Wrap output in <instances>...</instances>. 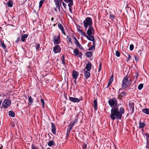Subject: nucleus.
Here are the masks:
<instances>
[{
	"instance_id": "1",
	"label": "nucleus",
	"mask_w": 149,
	"mask_h": 149,
	"mask_svg": "<svg viewBox=\"0 0 149 149\" xmlns=\"http://www.w3.org/2000/svg\"><path fill=\"white\" fill-rule=\"evenodd\" d=\"M124 112L125 109L123 107H120L119 109L117 106H113L111 109L110 117L113 121L115 119L120 120Z\"/></svg>"
},
{
	"instance_id": "2",
	"label": "nucleus",
	"mask_w": 149,
	"mask_h": 149,
	"mask_svg": "<svg viewBox=\"0 0 149 149\" xmlns=\"http://www.w3.org/2000/svg\"><path fill=\"white\" fill-rule=\"evenodd\" d=\"M83 23L86 30L87 29L88 27L92 26V20L90 17H86L83 21Z\"/></svg>"
},
{
	"instance_id": "3",
	"label": "nucleus",
	"mask_w": 149,
	"mask_h": 149,
	"mask_svg": "<svg viewBox=\"0 0 149 149\" xmlns=\"http://www.w3.org/2000/svg\"><path fill=\"white\" fill-rule=\"evenodd\" d=\"M66 3H68V6L69 7V10L70 12L72 13V7L73 3V0H63Z\"/></svg>"
},
{
	"instance_id": "4",
	"label": "nucleus",
	"mask_w": 149,
	"mask_h": 149,
	"mask_svg": "<svg viewBox=\"0 0 149 149\" xmlns=\"http://www.w3.org/2000/svg\"><path fill=\"white\" fill-rule=\"evenodd\" d=\"M95 33V30L93 27L92 26L88 27V29L87 31V33L88 35V36L90 37L92 36H93Z\"/></svg>"
},
{
	"instance_id": "5",
	"label": "nucleus",
	"mask_w": 149,
	"mask_h": 149,
	"mask_svg": "<svg viewBox=\"0 0 149 149\" xmlns=\"http://www.w3.org/2000/svg\"><path fill=\"white\" fill-rule=\"evenodd\" d=\"M11 102L8 99H6L2 104V107L4 109H7L8 107L11 104Z\"/></svg>"
},
{
	"instance_id": "6",
	"label": "nucleus",
	"mask_w": 149,
	"mask_h": 149,
	"mask_svg": "<svg viewBox=\"0 0 149 149\" xmlns=\"http://www.w3.org/2000/svg\"><path fill=\"white\" fill-rule=\"evenodd\" d=\"M108 103L109 105L112 107L113 106H116V105L117 104V101L115 99H110L109 100Z\"/></svg>"
},
{
	"instance_id": "7",
	"label": "nucleus",
	"mask_w": 149,
	"mask_h": 149,
	"mask_svg": "<svg viewBox=\"0 0 149 149\" xmlns=\"http://www.w3.org/2000/svg\"><path fill=\"white\" fill-rule=\"evenodd\" d=\"M122 82V84H129L131 83V79L129 78V77L127 75L124 78Z\"/></svg>"
},
{
	"instance_id": "8",
	"label": "nucleus",
	"mask_w": 149,
	"mask_h": 149,
	"mask_svg": "<svg viewBox=\"0 0 149 149\" xmlns=\"http://www.w3.org/2000/svg\"><path fill=\"white\" fill-rule=\"evenodd\" d=\"M60 36H56L54 37V43L55 45L58 44L60 43Z\"/></svg>"
},
{
	"instance_id": "9",
	"label": "nucleus",
	"mask_w": 149,
	"mask_h": 149,
	"mask_svg": "<svg viewBox=\"0 0 149 149\" xmlns=\"http://www.w3.org/2000/svg\"><path fill=\"white\" fill-rule=\"evenodd\" d=\"M134 102L131 101L129 102V107L130 110H132V112L130 114L133 113L134 111Z\"/></svg>"
},
{
	"instance_id": "10",
	"label": "nucleus",
	"mask_w": 149,
	"mask_h": 149,
	"mask_svg": "<svg viewBox=\"0 0 149 149\" xmlns=\"http://www.w3.org/2000/svg\"><path fill=\"white\" fill-rule=\"evenodd\" d=\"M61 49L59 45H56L53 48V51L54 54H56L58 53H59L60 52Z\"/></svg>"
},
{
	"instance_id": "11",
	"label": "nucleus",
	"mask_w": 149,
	"mask_h": 149,
	"mask_svg": "<svg viewBox=\"0 0 149 149\" xmlns=\"http://www.w3.org/2000/svg\"><path fill=\"white\" fill-rule=\"evenodd\" d=\"M69 99L70 101L74 103L78 102L80 101L79 99L77 98L69 97Z\"/></svg>"
},
{
	"instance_id": "12",
	"label": "nucleus",
	"mask_w": 149,
	"mask_h": 149,
	"mask_svg": "<svg viewBox=\"0 0 149 149\" xmlns=\"http://www.w3.org/2000/svg\"><path fill=\"white\" fill-rule=\"evenodd\" d=\"M74 55V56H77L79 55V57L81 58L82 55V53L81 52H79V50L77 49H75L73 51Z\"/></svg>"
},
{
	"instance_id": "13",
	"label": "nucleus",
	"mask_w": 149,
	"mask_h": 149,
	"mask_svg": "<svg viewBox=\"0 0 149 149\" xmlns=\"http://www.w3.org/2000/svg\"><path fill=\"white\" fill-rule=\"evenodd\" d=\"M127 93L125 92H122L118 95V98L120 100H121L123 97H125L127 95Z\"/></svg>"
},
{
	"instance_id": "14",
	"label": "nucleus",
	"mask_w": 149,
	"mask_h": 149,
	"mask_svg": "<svg viewBox=\"0 0 149 149\" xmlns=\"http://www.w3.org/2000/svg\"><path fill=\"white\" fill-rule=\"evenodd\" d=\"M54 1L56 8L59 9L60 8V5L61 2H62V0H54Z\"/></svg>"
},
{
	"instance_id": "15",
	"label": "nucleus",
	"mask_w": 149,
	"mask_h": 149,
	"mask_svg": "<svg viewBox=\"0 0 149 149\" xmlns=\"http://www.w3.org/2000/svg\"><path fill=\"white\" fill-rule=\"evenodd\" d=\"M51 124L52 127V132L53 134H54V135H55L56 132V128L55 127V125L53 123H52Z\"/></svg>"
},
{
	"instance_id": "16",
	"label": "nucleus",
	"mask_w": 149,
	"mask_h": 149,
	"mask_svg": "<svg viewBox=\"0 0 149 149\" xmlns=\"http://www.w3.org/2000/svg\"><path fill=\"white\" fill-rule=\"evenodd\" d=\"M138 73H136L135 74H133L132 78L133 79V80H132V81H133V83H136V79L138 77Z\"/></svg>"
},
{
	"instance_id": "17",
	"label": "nucleus",
	"mask_w": 149,
	"mask_h": 149,
	"mask_svg": "<svg viewBox=\"0 0 149 149\" xmlns=\"http://www.w3.org/2000/svg\"><path fill=\"white\" fill-rule=\"evenodd\" d=\"M84 75L86 79H88L90 75V71L89 70H84Z\"/></svg>"
},
{
	"instance_id": "18",
	"label": "nucleus",
	"mask_w": 149,
	"mask_h": 149,
	"mask_svg": "<svg viewBox=\"0 0 149 149\" xmlns=\"http://www.w3.org/2000/svg\"><path fill=\"white\" fill-rule=\"evenodd\" d=\"M79 75V73L76 71L74 70L72 74V77L73 78L76 80Z\"/></svg>"
},
{
	"instance_id": "19",
	"label": "nucleus",
	"mask_w": 149,
	"mask_h": 149,
	"mask_svg": "<svg viewBox=\"0 0 149 149\" xmlns=\"http://www.w3.org/2000/svg\"><path fill=\"white\" fill-rule=\"evenodd\" d=\"M78 32L79 33H81V35L82 36L86 37L87 39L89 38V37L86 35V33L83 31L82 29L79 30Z\"/></svg>"
},
{
	"instance_id": "20",
	"label": "nucleus",
	"mask_w": 149,
	"mask_h": 149,
	"mask_svg": "<svg viewBox=\"0 0 149 149\" xmlns=\"http://www.w3.org/2000/svg\"><path fill=\"white\" fill-rule=\"evenodd\" d=\"M58 28L61 30L62 32L64 35H65V33L64 29L63 26L60 23L58 24Z\"/></svg>"
},
{
	"instance_id": "21",
	"label": "nucleus",
	"mask_w": 149,
	"mask_h": 149,
	"mask_svg": "<svg viewBox=\"0 0 149 149\" xmlns=\"http://www.w3.org/2000/svg\"><path fill=\"white\" fill-rule=\"evenodd\" d=\"M91 68V63H88L86 65L84 68L83 70H85V69H86L87 70H89L90 71V70Z\"/></svg>"
},
{
	"instance_id": "22",
	"label": "nucleus",
	"mask_w": 149,
	"mask_h": 149,
	"mask_svg": "<svg viewBox=\"0 0 149 149\" xmlns=\"http://www.w3.org/2000/svg\"><path fill=\"white\" fill-rule=\"evenodd\" d=\"M93 104L94 105V110H96L97 109V99H95L93 101Z\"/></svg>"
},
{
	"instance_id": "23",
	"label": "nucleus",
	"mask_w": 149,
	"mask_h": 149,
	"mask_svg": "<svg viewBox=\"0 0 149 149\" xmlns=\"http://www.w3.org/2000/svg\"><path fill=\"white\" fill-rule=\"evenodd\" d=\"M88 39L90 41H92L93 42V45H94L95 46V41L94 40V37L93 36H92L89 37V38Z\"/></svg>"
},
{
	"instance_id": "24",
	"label": "nucleus",
	"mask_w": 149,
	"mask_h": 149,
	"mask_svg": "<svg viewBox=\"0 0 149 149\" xmlns=\"http://www.w3.org/2000/svg\"><path fill=\"white\" fill-rule=\"evenodd\" d=\"M142 111L146 114L149 115V109H142Z\"/></svg>"
},
{
	"instance_id": "25",
	"label": "nucleus",
	"mask_w": 149,
	"mask_h": 149,
	"mask_svg": "<svg viewBox=\"0 0 149 149\" xmlns=\"http://www.w3.org/2000/svg\"><path fill=\"white\" fill-rule=\"evenodd\" d=\"M28 36V35L27 34H25L23 35L21 37V40L22 42L25 41V39L27 38Z\"/></svg>"
},
{
	"instance_id": "26",
	"label": "nucleus",
	"mask_w": 149,
	"mask_h": 149,
	"mask_svg": "<svg viewBox=\"0 0 149 149\" xmlns=\"http://www.w3.org/2000/svg\"><path fill=\"white\" fill-rule=\"evenodd\" d=\"M9 115L12 117H14L15 116V114L13 111H9L8 112Z\"/></svg>"
},
{
	"instance_id": "27",
	"label": "nucleus",
	"mask_w": 149,
	"mask_h": 149,
	"mask_svg": "<svg viewBox=\"0 0 149 149\" xmlns=\"http://www.w3.org/2000/svg\"><path fill=\"white\" fill-rule=\"evenodd\" d=\"M139 128H143L145 126H146V124L144 122H140L139 123Z\"/></svg>"
},
{
	"instance_id": "28",
	"label": "nucleus",
	"mask_w": 149,
	"mask_h": 149,
	"mask_svg": "<svg viewBox=\"0 0 149 149\" xmlns=\"http://www.w3.org/2000/svg\"><path fill=\"white\" fill-rule=\"evenodd\" d=\"M8 6L9 7H12L13 6V4L11 0H9L7 3Z\"/></svg>"
},
{
	"instance_id": "29",
	"label": "nucleus",
	"mask_w": 149,
	"mask_h": 149,
	"mask_svg": "<svg viewBox=\"0 0 149 149\" xmlns=\"http://www.w3.org/2000/svg\"><path fill=\"white\" fill-rule=\"evenodd\" d=\"M54 142L53 140L49 141L48 143V145L49 146H51L54 145Z\"/></svg>"
},
{
	"instance_id": "30",
	"label": "nucleus",
	"mask_w": 149,
	"mask_h": 149,
	"mask_svg": "<svg viewBox=\"0 0 149 149\" xmlns=\"http://www.w3.org/2000/svg\"><path fill=\"white\" fill-rule=\"evenodd\" d=\"M62 61V63L64 65H65V56L64 55L62 56V57L61 58Z\"/></svg>"
},
{
	"instance_id": "31",
	"label": "nucleus",
	"mask_w": 149,
	"mask_h": 149,
	"mask_svg": "<svg viewBox=\"0 0 149 149\" xmlns=\"http://www.w3.org/2000/svg\"><path fill=\"white\" fill-rule=\"evenodd\" d=\"M122 88L120 89L119 91L122 90V89H123L127 88L128 87V85L127 84H122Z\"/></svg>"
},
{
	"instance_id": "32",
	"label": "nucleus",
	"mask_w": 149,
	"mask_h": 149,
	"mask_svg": "<svg viewBox=\"0 0 149 149\" xmlns=\"http://www.w3.org/2000/svg\"><path fill=\"white\" fill-rule=\"evenodd\" d=\"M113 80V75H112L111 76L109 80V82L108 84H111Z\"/></svg>"
},
{
	"instance_id": "33",
	"label": "nucleus",
	"mask_w": 149,
	"mask_h": 149,
	"mask_svg": "<svg viewBox=\"0 0 149 149\" xmlns=\"http://www.w3.org/2000/svg\"><path fill=\"white\" fill-rule=\"evenodd\" d=\"M1 45L2 46V47L4 49H5L6 47V46L4 43V42L2 41H1Z\"/></svg>"
},
{
	"instance_id": "34",
	"label": "nucleus",
	"mask_w": 149,
	"mask_h": 149,
	"mask_svg": "<svg viewBox=\"0 0 149 149\" xmlns=\"http://www.w3.org/2000/svg\"><path fill=\"white\" fill-rule=\"evenodd\" d=\"M145 135L146 137L147 142L149 141V134L147 133H145Z\"/></svg>"
},
{
	"instance_id": "35",
	"label": "nucleus",
	"mask_w": 149,
	"mask_h": 149,
	"mask_svg": "<svg viewBox=\"0 0 149 149\" xmlns=\"http://www.w3.org/2000/svg\"><path fill=\"white\" fill-rule=\"evenodd\" d=\"M86 54L88 57H91L92 56V53L91 52H86Z\"/></svg>"
},
{
	"instance_id": "36",
	"label": "nucleus",
	"mask_w": 149,
	"mask_h": 149,
	"mask_svg": "<svg viewBox=\"0 0 149 149\" xmlns=\"http://www.w3.org/2000/svg\"><path fill=\"white\" fill-rule=\"evenodd\" d=\"M29 102L31 104H32L33 102V99L32 98L31 96H29Z\"/></svg>"
},
{
	"instance_id": "37",
	"label": "nucleus",
	"mask_w": 149,
	"mask_h": 149,
	"mask_svg": "<svg viewBox=\"0 0 149 149\" xmlns=\"http://www.w3.org/2000/svg\"><path fill=\"white\" fill-rule=\"evenodd\" d=\"M45 0H41L39 3V8H40L42 7V5L44 2Z\"/></svg>"
},
{
	"instance_id": "38",
	"label": "nucleus",
	"mask_w": 149,
	"mask_h": 149,
	"mask_svg": "<svg viewBox=\"0 0 149 149\" xmlns=\"http://www.w3.org/2000/svg\"><path fill=\"white\" fill-rule=\"evenodd\" d=\"M95 46L92 45L91 46V47L89 48L88 50L90 51H91L95 49Z\"/></svg>"
},
{
	"instance_id": "39",
	"label": "nucleus",
	"mask_w": 149,
	"mask_h": 149,
	"mask_svg": "<svg viewBox=\"0 0 149 149\" xmlns=\"http://www.w3.org/2000/svg\"><path fill=\"white\" fill-rule=\"evenodd\" d=\"M31 148L32 149H39L35 145H34L33 144L32 145Z\"/></svg>"
},
{
	"instance_id": "40",
	"label": "nucleus",
	"mask_w": 149,
	"mask_h": 149,
	"mask_svg": "<svg viewBox=\"0 0 149 149\" xmlns=\"http://www.w3.org/2000/svg\"><path fill=\"white\" fill-rule=\"evenodd\" d=\"M70 130L68 129H67V133H66V139H68V134H69L70 132Z\"/></svg>"
},
{
	"instance_id": "41",
	"label": "nucleus",
	"mask_w": 149,
	"mask_h": 149,
	"mask_svg": "<svg viewBox=\"0 0 149 149\" xmlns=\"http://www.w3.org/2000/svg\"><path fill=\"white\" fill-rule=\"evenodd\" d=\"M76 45L79 48L81 49H83V47L81 46V45L80 44V43L78 42L77 43Z\"/></svg>"
},
{
	"instance_id": "42",
	"label": "nucleus",
	"mask_w": 149,
	"mask_h": 149,
	"mask_svg": "<svg viewBox=\"0 0 149 149\" xmlns=\"http://www.w3.org/2000/svg\"><path fill=\"white\" fill-rule=\"evenodd\" d=\"M143 84H139L138 87V89L139 90H141L143 87Z\"/></svg>"
},
{
	"instance_id": "43",
	"label": "nucleus",
	"mask_w": 149,
	"mask_h": 149,
	"mask_svg": "<svg viewBox=\"0 0 149 149\" xmlns=\"http://www.w3.org/2000/svg\"><path fill=\"white\" fill-rule=\"evenodd\" d=\"M116 55L117 57H119L120 55V53L118 51H116Z\"/></svg>"
},
{
	"instance_id": "44",
	"label": "nucleus",
	"mask_w": 149,
	"mask_h": 149,
	"mask_svg": "<svg viewBox=\"0 0 149 149\" xmlns=\"http://www.w3.org/2000/svg\"><path fill=\"white\" fill-rule=\"evenodd\" d=\"M134 45L133 44H131L130 45V49L131 51H132L133 50L134 48Z\"/></svg>"
},
{
	"instance_id": "45",
	"label": "nucleus",
	"mask_w": 149,
	"mask_h": 149,
	"mask_svg": "<svg viewBox=\"0 0 149 149\" xmlns=\"http://www.w3.org/2000/svg\"><path fill=\"white\" fill-rule=\"evenodd\" d=\"M67 38L68 41L69 42L71 43H72V41H71V38L70 37H69L68 36H67Z\"/></svg>"
},
{
	"instance_id": "46",
	"label": "nucleus",
	"mask_w": 149,
	"mask_h": 149,
	"mask_svg": "<svg viewBox=\"0 0 149 149\" xmlns=\"http://www.w3.org/2000/svg\"><path fill=\"white\" fill-rule=\"evenodd\" d=\"M40 45L39 44L36 45V50H38L40 48Z\"/></svg>"
},
{
	"instance_id": "47",
	"label": "nucleus",
	"mask_w": 149,
	"mask_h": 149,
	"mask_svg": "<svg viewBox=\"0 0 149 149\" xmlns=\"http://www.w3.org/2000/svg\"><path fill=\"white\" fill-rule=\"evenodd\" d=\"M41 103L42 104V107H44V106H45V102H44V100L43 99H41Z\"/></svg>"
},
{
	"instance_id": "48",
	"label": "nucleus",
	"mask_w": 149,
	"mask_h": 149,
	"mask_svg": "<svg viewBox=\"0 0 149 149\" xmlns=\"http://www.w3.org/2000/svg\"><path fill=\"white\" fill-rule=\"evenodd\" d=\"M82 147L83 149H86L87 148V145L86 143H84Z\"/></svg>"
},
{
	"instance_id": "49",
	"label": "nucleus",
	"mask_w": 149,
	"mask_h": 149,
	"mask_svg": "<svg viewBox=\"0 0 149 149\" xmlns=\"http://www.w3.org/2000/svg\"><path fill=\"white\" fill-rule=\"evenodd\" d=\"M10 82V83H12L13 80L11 79H9L7 81H6V83H8V82Z\"/></svg>"
},
{
	"instance_id": "50",
	"label": "nucleus",
	"mask_w": 149,
	"mask_h": 149,
	"mask_svg": "<svg viewBox=\"0 0 149 149\" xmlns=\"http://www.w3.org/2000/svg\"><path fill=\"white\" fill-rule=\"evenodd\" d=\"M131 58V56L129 54H128V57L127 59V61L128 62L130 60Z\"/></svg>"
},
{
	"instance_id": "51",
	"label": "nucleus",
	"mask_w": 149,
	"mask_h": 149,
	"mask_svg": "<svg viewBox=\"0 0 149 149\" xmlns=\"http://www.w3.org/2000/svg\"><path fill=\"white\" fill-rule=\"evenodd\" d=\"M74 124H75L73 123V122H71L69 125L73 127L74 126Z\"/></svg>"
},
{
	"instance_id": "52",
	"label": "nucleus",
	"mask_w": 149,
	"mask_h": 149,
	"mask_svg": "<svg viewBox=\"0 0 149 149\" xmlns=\"http://www.w3.org/2000/svg\"><path fill=\"white\" fill-rule=\"evenodd\" d=\"M78 121V119H75L73 121H72V122H73V123H74V124L76 123Z\"/></svg>"
},
{
	"instance_id": "53",
	"label": "nucleus",
	"mask_w": 149,
	"mask_h": 149,
	"mask_svg": "<svg viewBox=\"0 0 149 149\" xmlns=\"http://www.w3.org/2000/svg\"><path fill=\"white\" fill-rule=\"evenodd\" d=\"M72 127H72L70 125H69L68 128L67 129L71 131V130L72 129Z\"/></svg>"
},
{
	"instance_id": "54",
	"label": "nucleus",
	"mask_w": 149,
	"mask_h": 149,
	"mask_svg": "<svg viewBox=\"0 0 149 149\" xmlns=\"http://www.w3.org/2000/svg\"><path fill=\"white\" fill-rule=\"evenodd\" d=\"M101 65H102V63H100V64L99 65L98 71H100L101 70Z\"/></svg>"
},
{
	"instance_id": "55",
	"label": "nucleus",
	"mask_w": 149,
	"mask_h": 149,
	"mask_svg": "<svg viewBox=\"0 0 149 149\" xmlns=\"http://www.w3.org/2000/svg\"><path fill=\"white\" fill-rule=\"evenodd\" d=\"M62 5L65 8H66V5L65 3H64V2H63L62 3Z\"/></svg>"
},
{
	"instance_id": "56",
	"label": "nucleus",
	"mask_w": 149,
	"mask_h": 149,
	"mask_svg": "<svg viewBox=\"0 0 149 149\" xmlns=\"http://www.w3.org/2000/svg\"><path fill=\"white\" fill-rule=\"evenodd\" d=\"M146 148L147 149H149V144L147 143V145L146 146Z\"/></svg>"
},
{
	"instance_id": "57",
	"label": "nucleus",
	"mask_w": 149,
	"mask_h": 149,
	"mask_svg": "<svg viewBox=\"0 0 149 149\" xmlns=\"http://www.w3.org/2000/svg\"><path fill=\"white\" fill-rule=\"evenodd\" d=\"M110 16L111 18L114 19L115 16L113 15H110Z\"/></svg>"
},
{
	"instance_id": "58",
	"label": "nucleus",
	"mask_w": 149,
	"mask_h": 149,
	"mask_svg": "<svg viewBox=\"0 0 149 149\" xmlns=\"http://www.w3.org/2000/svg\"><path fill=\"white\" fill-rule=\"evenodd\" d=\"M74 43L75 44H76L77 43L79 42H78L77 40V39L76 40H75L74 41Z\"/></svg>"
},
{
	"instance_id": "59",
	"label": "nucleus",
	"mask_w": 149,
	"mask_h": 149,
	"mask_svg": "<svg viewBox=\"0 0 149 149\" xmlns=\"http://www.w3.org/2000/svg\"><path fill=\"white\" fill-rule=\"evenodd\" d=\"M73 36V39H74V40H76L77 39H76V37L74 36Z\"/></svg>"
},
{
	"instance_id": "60",
	"label": "nucleus",
	"mask_w": 149,
	"mask_h": 149,
	"mask_svg": "<svg viewBox=\"0 0 149 149\" xmlns=\"http://www.w3.org/2000/svg\"><path fill=\"white\" fill-rule=\"evenodd\" d=\"M110 85H111V84H107V87H105V88H107L109 87V86Z\"/></svg>"
},
{
	"instance_id": "61",
	"label": "nucleus",
	"mask_w": 149,
	"mask_h": 149,
	"mask_svg": "<svg viewBox=\"0 0 149 149\" xmlns=\"http://www.w3.org/2000/svg\"><path fill=\"white\" fill-rule=\"evenodd\" d=\"M135 60L136 61H137L138 60V59H137H137H136V56H135Z\"/></svg>"
},
{
	"instance_id": "62",
	"label": "nucleus",
	"mask_w": 149,
	"mask_h": 149,
	"mask_svg": "<svg viewBox=\"0 0 149 149\" xmlns=\"http://www.w3.org/2000/svg\"><path fill=\"white\" fill-rule=\"evenodd\" d=\"M3 146L2 145L1 146V147H0V149H2V148H3Z\"/></svg>"
},
{
	"instance_id": "63",
	"label": "nucleus",
	"mask_w": 149,
	"mask_h": 149,
	"mask_svg": "<svg viewBox=\"0 0 149 149\" xmlns=\"http://www.w3.org/2000/svg\"><path fill=\"white\" fill-rule=\"evenodd\" d=\"M54 19L53 17H52L51 18V20L52 21H53L54 20Z\"/></svg>"
},
{
	"instance_id": "64",
	"label": "nucleus",
	"mask_w": 149,
	"mask_h": 149,
	"mask_svg": "<svg viewBox=\"0 0 149 149\" xmlns=\"http://www.w3.org/2000/svg\"><path fill=\"white\" fill-rule=\"evenodd\" d=\"M147 143H148V144H149V141H148V142H147Z\"/></svg>"
}]
</instances>
